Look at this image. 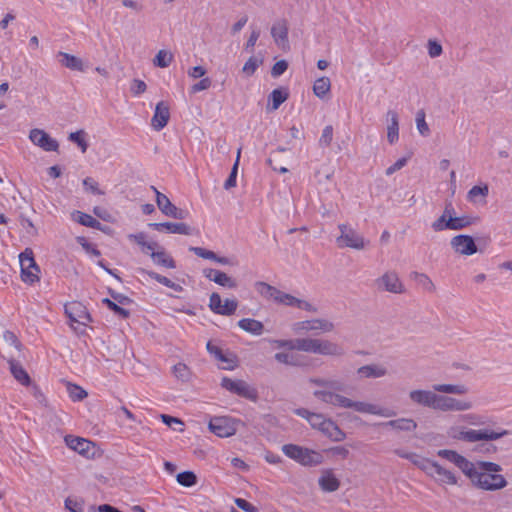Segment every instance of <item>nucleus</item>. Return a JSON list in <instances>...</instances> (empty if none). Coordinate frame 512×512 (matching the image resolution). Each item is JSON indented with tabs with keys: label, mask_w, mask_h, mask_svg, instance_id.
Instances as JSON below:
<instances>
[{
	"label": "nucleus",
	"mask_w": 512,
	"mask_h": 512,
	"mask_svg": "<svg viewBox=\"0 0 512 512\" xmlns=\"http://www.w3.org/2000/svg\"><path fill=\"white\" fill-rule=\"evenodd\" d=\"M294 413L297 416L306 419L312 428L318 429L319 431L321 430L324 422L328 419L323 414L311 412L306 408H297L294 410Z\"/></svg>",
	"instance_id": "28"
},
{
	"label": "nucleus",
	"mask_w": 512,
	"mask_h": 512,
	"mask_svg": "<svg viewBox=\"0 0 512 512\" xmlns=\"http://www.w3.org/2000/svg\"><path fill=\"white\" fill-rule=\"evenodd\" d=\"M128 238L131 241H134L136 244H138L141 247L142 252H144V253L151 254L158 247V244L156 242L146 241V234L144 232H139L136 234H129Z\"/></svg>",
	"instance_id": "35"
},
{
	"label": "nucleus",
	"mask_w": 512,
	"mask_h": 512,
	"mask_svg": "<svg viewBox=\"0 0 512 512\" xmlns=\"http://www.w3.org/2000/svg\"><path fill=\"white\" fill-rule=\"evenodd\" d=\"M238 302L235 299L222 301L218 293H212L209 298V308L216 314L230 316L235 313Z\"/></svg>",
	"instance_id": "14"
},
{
	"label": "nucleus",
	"mask_w": 512,
	"mask_h": 512,
	"mask_svg": "<svg viewBox=\"0 0 512 512\" xmlns=\"http://www.w3.org/2000/svg\"><path fill=\"white\" fill-rule=\"evenodd\" d=\"M65 442L69 448L82 455H88L92 443L84 438L67 436Z\"/></svg>",
	"instance_id": "32"
},
{
	"label": "nucleus",
	"mask_w": 512,
	"mask_h": 512,
	"mask_svg": "<svg viewBox=\"0 0 512 512\" xmlns=\"http://www.w3.org/2000/svg\"><path fill=\"white\" fill-rule=\"evenodd\" d=\"M238 326L242 330L253 335H261L264 329L262 322L251 318H244L239 320Z\"/></svg>",
	"instance_id": "37"
},
{
	"label": "nucleus",
	"mask_w": 512,
	"mask_h": 512,
	"mask_svg": "<svg viewBox=\"0 0 512 512\" xmlns=\"http://www.w3.org/2000/svg\"><path fill=\"white\" fill-rule=\"evenodd\" d=\"M433 390L414 389L409 392V399L413 404L432 409L436 392L454 395H463L467 388L462 384H435Z\"/></svg>",
	"instance_id": "2"
},
{
	"label": "nucleus",
	"mask_w": 512,
	"mask_h": 512,
	"mask_svg": "<svg viewBox=\"0 0 512 512\" xmlns=\"http://www.w3.org/2000/svg\"><path fill=\"white\" fill-rule=\"evenodd\" d=\"M261 64V58L251 56L244 64L242 71L246 76H252Z\"/></svg>",
	"instance_id": "49"
},
{
	"label": "nucleus",
	"mask_w": 512,
	"mask_h": 512,
	"mask_svg": "<svg viewBox=\"0 0 512 512\" xmlns=\"http://www.w3.org/2000/svg\"><path fill=\"white\" fill-rule=\"evenodd\" d=\"M84 135H85V132L83 130H80V131L70 133L69 137H68V139L71 142L76 143L80 147V149L83 153L86 152V150L88 148V144L84 139Z\"/></svg>",
	"instance_id": "51"
},
{
	"label": "nucleus",
	"mask_w": 512,
	"mask_h": 512,
	"mask_svg": "<svg viewBox=\"0 0 512 512\" xmlns=\"http://www.w3.org/2000/svg\"><path fill=\"white\" fill-rule=\"evenodd\" d=\"M275 359L279 363H283V364H286V365H292V366L299 365V362L297 361L296 357L294 355H292V354H289V353H285V352L276 353L275 354Z\"/></svg>",
	"instance_id": "55"
},
{
	"label": "nucleus",
	"mask_w": 512,
	"mask_h": 512,
	"mask_svg": "<svg viewBox=\"0 0 512 512\" xmlns=\"http://www.w3.org/2000/svg\"><path fill=\"white\" fill-rule=\"evenodd\" d=\"M29 139L34 145L42 148L44 151H57L59 148L58 142L42 129H32L29 133Z\"/></svg>",
	"instance_id": "15"
},
{
	"label": "nucleus",
	"mask_w": 512,
	"mask_h": 512,
	"mask_svg": "<svg viewBox=\"0 0 512 512\" xmlns=\"http://www.w3.org/2000/svg\"><path fill=\"white\" fill-rule=\"evenodd\" d=\"M502 471L499 464L482 461V490L496 491L506 487L507 480L501 474Z\"/></svg>",
	"instance_id": "4"
},
{
	"label": "nucleus",
	"mask_w": 512,
	"mask_h": 512,
	"mask_svg": "<svg viewBox=\"0 0 512 512\" xmlns=\"http://www.w3.org/2000/svg\"><path fill=\"white\" fill-rule=\"evenodd\" d=\"M509 434L510 432L508 430L502 428L497 423H493L492 427H490L487 421L482 420V441L498 440Z\"/></svg>",
	"instance_id": "29"
},
{
	"label": "nucleus",
	"mask_w": 512,
	"mask_h": 512,
	"mask_svg": "<svg viewBox=\"0 0 512 512\" xmlns=\"http://www.w3.org/2000/svg\"><path fill=\"white\" fill-rule=\"evenodd\" d=\"M173 374L176 378L186 381L189 379L190 372L188 367L184 363H177L173 366Z\"/></svg>",
	"instance_id": "53"
},
{
	"label": "nucleus",
	"mask_w": 512,
	"mask_h": 512,
	"mask_svg": "<svg viewBox=\"0 0 512 512\" xmlns=\"http://www.w3.org/2000/svg\"><path fill=\"white\" fill-rule=\"evenodd\" d=\"M277 303L283 304L285 306L297 307L299 309L305 311L314 312L316 309L312 304L305 300L298 299L291 294L280 291V295H278Z\"/></svg>",
	"instance_id": "26"
},
{
	"label": "nucleus",
	"mask_w": 512,
	"mask_h": 512,
	"mask_svg": "<svg viewBox=\"0 0 512 512\" xmlns=\"http://www.w3.org/2000/svg\"><path fill=\"white\" fill-rule=\"evenodd\" d=\"M288 98V93L282 89H274L270 94L272 109L277 110Z\"/></svg>",
	"instance_id": "45"
},
{
	"label": "nucleus",
	"mask_w": 512,
	"mask_h": 512,
	"mask_svg": "<svg viewBox=\"0 0 512 512\" xmlns=\"http://www.w3.org/2000/svg\"><path fill=\"white\" fill-rule=\"evenodd\" d=\"M332 138H333V128H332V126L328 125L323 129L322 135L319 139V143L322 146H329L332 142Z\"/></svg>",
	"instance_id": "62"
},
{
	"label": "nucleus",
	"mask_w": 512,
	"mask_h": 512,
	"mask_svg": "<svg viewBox=\"0 0 512 512\" xmlns=\"http://www.w3.org/2000/svg\"><path fill=\"white\" fill-rule=\"evenodd\" d=\"M388 374V369L383 364L372 363L361 366L357 369V375L360 379L382 378Z\"/></svg>",
	"instance_id": "20"
},
{
	"label": "nucleus",
	"mask_w": 512,
	"mask_h": 512,
	"mask_svg": "<svg viewBox=\"0 0 512 512\" xmlns=\"http://www.w3.org/2000/svg\"><path fill=\"white\" fill-rule=\"evenodd\" d=\"M173 60V55L171 52L166 50H160L156 54L154 58V65L160 68H166L168 67Z\"/></svg>",
	"instance_id": "43"
},
{
	"label": "nucleus",
	"mask_w": 512,
	"mask_h": 512,
	"mask_svg": "<svg viewBox=\"0 0 512 512\" xmlns=\"http://www.w3.org/2000/svg\"><path fill=\"white\" fill-rule=\"evenodd\" d=\"M149 227L153 228L157 231H166L171 234H181V235H191L192 228L185 223H172V222H164V223H150Z\"/></svg>",
	"instance_id": "21"
},
{
	"label": "nucleus",
	"mask_w": 512,
	"mask_h": 512,
	"mask_svg": "<svg viewBox=\"0 0 512 512\" xmlns=\"http://www.w3.org/2000/svg\"><path fill=\"white\" fill-rule=\"evenodd\" d=\"M415 121L418 132L422 136H428L430 134V129L425 120L424 110L421 109L417 112Z\"/></svg>",
	"instance_id": "48"
},
{
	"label": "nucleus",
	"mask_w": 512,
	"mask_h": 512,
	"mask_svg": "<svg viewBox=\"0 0 512 512\" xmlns=\"http://www.w3.org/2000/svg\"><path fill=\"white\" fill-rule=\"evenodd\" d=\"M271 35L277 46L284 48L288 44V25L285 19L277 20L271 27Z\"/></svg>",
	"instance_id": "23"
},
{
	"label": "nucleus",
	"mask_w": 512,
	"mask_h": 512,
	"mask_svg": "<svg viewBox=\"0 0 512 512\" xmlns=\"http://www.w3.org/2000/svg\"><path fill=\"white\" fill-rule=\"evenodd\" d=\"M415 466H417L419 469L424 471L426 474H428L429 469L432 465V460L424 458L416 453H413L410 460Z\"/></svg>",
	"instance_id": "47"
},
{
	"label": "nucleus",
	"mask_w": 512,
	"mask_h": 512,
	"mask_svg": "<svg viewBox=\"0 0 512 512\" xmlns=\"http://www.w3.org/2000/svg\"><path fill=\"white\" fill-rule=\"evenodd\" d=\"M449 230H459L470 224V219L468 217H456L453 216L448 218Z\"/></svg>",
	"instance_id": "52"
},
{
	"label": "nucleus",
	"mask_w": 512,
	"mask_h": 512,
	"mask_svg": "<svg viewBox=\"0 0 512 512\" xmlns=\"http://www.w3.org/2000/svg\"><path fill=\"white\" fill-rule=\"evenodd\" d=\"M428 476L435 478L437 481L445 484L455 485L457 483V479L455 475L440 466L437 462L433 461L431 468L428 471Z\"/></svg>",
	"instance_id": "22"
},
{
	"label": "nucleus",
	"mask_w": 512,
	"mask_h": 512,
	"mask_svg": "<svg viewBox=\"0 0 512 512\" xmlns=\"http://www.w3.org/2000/svg\"><path fill=\"white\" fill-rule=\"evenodd\" d=\"M307 383L310 386L316 387L313 391V396L317 400L333 407L352 409L359 413L371 414L385 418H390L396 415V412L390 408L369 402L355 401L339 394L338 391L342 390V384L338 380L313 376L308 378Z\"/></svg>",
	"instance_id": "1"
},
{
	"label": "nucleus",
	"mask_w": 512,
	"mask_h": 512,
	"mask_svg": "<svg viewBox=\"0 0 512 512\" xmlns=\"http://www.w3.org/2000/svg\"><path fill=\"white\" fill-rule=\"evenodd\" d=\"M387 140L390 144H394L399 139V117L395 110H388L386 113Z\"/></svg>",
	"instance_id": "25"
},
{
	"label": "nucleus",
	"mask_w": 512,
	"mask_h": 512,
	"mask_svg": "<svg viewBox=\"0 0 512 512\" xmlns=\"http://www.w3.org/2000/svg\"><path fill=\"white\" fill-rule=\"evenodd\" d=\"M169 119V106L164 101H160L155 107L154 115L151 119V126L155 131H160L168 124Z\"/></svg>",
	"instance_id": "19"
},
{
	"label": "nucleus",
	"mask_w": 512,
	"mask_h": 512,
	"mask_svg": "<svg viewBox=\"0 0 512 512\" xmlns=\"http://www.w3.org/2000/svg\"><path fill=\"white\" fill-rule=\"evenodd\" d=\"M9 366L11 374L19 383L24 386H28L30 384L31 379L19 362L11 359L9 360Z\"/></svg>",
	"instance_id": "34"
},
{
	"label": "nucleus",
	"mask_w": 512,
	"mask_h": 512,
	"mask_svg": "<svg viewBox=\"0 0 512 512\" xmlns=\"http://www.w3.org/2000/svg\"><path fill=\"white\" fill-rule=\"evenodd\" d=\"M326 452L334 458L346 459L349 456V450L345 446L331 447Z\"/></svg>",
	"instance_id": "56"
},
{
	"label": "nucleus",
	"mask_w": 512,
	"mask_h": 512,
	"mask_svg": "<svg viewBox=\"0 0 512 512\" xmlns=\"http://www.w3.org/2000/svg\"><path fill=\"white\" fill-rule=\"evenodd\" d=\"M176 480L184 487H192L197 483V476L192 471H184L176 476Z\"/></svg>",
	"instance_id": "44"
},
{
	"label": "nucleus",
	"mask_w": 512,
	"mask_h": 512,
	"mask_svg": "<svg viewBox=\"0 0 512 512\" xmlns=\"http://www.w3.org/2000/svg\"><path fill=\"white\" fill-rule=\"evenodd\" d=\"M380 425L384 427H389L396 431H406L411 432L417 428V422L412 418H399L390 420L387 422H383Z\"/></svg>",
	"instance_id": "30"
},
{
	"label": "nucleus",
	"mask_w": 512,
	"mask_h": 512,
	"mask_svg": "<svg viewBox=\"0 0 512 512\" xmlns=\"http://www.w3.org/2000/svg\"><path fill=\"white\" fill-rule=\"evenodd\" d=\"M221 386L227 391L250 401L255 402L258 399L257 389L244 380H233L228 377H223Z\"/></svg>",
	"instance_id": "10"
},
{
	"label": "nucleus",
	"mask_w": 512,
	"mask_h": 512,
	"mask_svg": "<svg viewBox=\"0 0 512 512\" xmlns=\"http://www.w3.org/2000/svg\"><path fill=\"white\" fill-rule=\"evenodd\" d=\"M65 313L72 323L87 325L91 322V317L86 307L80 302H71L65 305Z\"/></svg>",
	"instance_id": "16"
},
{
	"label": "nucleus",
	"mask_w": 512,
	"mask_h": 512,
	"mask_svg": "<svg viewBox=\"0 0 512 512\" xmlns=\"http://www.w3.org/2000/svg\"><path fill=\"white\" fill-rule=\"evenodd\" d=\"M450 244L456 253L464 256L473 255L478 251L474 239L469 235L454 236L451 239Z\"/></svg>",
	"instance_id": "17"
},
{
	"label": "nucleus",
	"mask_w": 512,
	"mask_h": 512,
	"mask_svg": "<svg viewBox=\"0 0 512 512\" xmlns=\"http://www.w3.org/2000/svg\"><path fill=\"white\" fill-rule=\"evenodd\" d=\"M338 229L340 235L336 238V243L339 248L363 250L368 244V241L351 226L339 224Z\"/></svg>",
	"instance_id": "8"
},
{
	"label": "nucleus",
	"mask_w": 512,
	"mask_h": 512,
	"mask_svg": "<svg viewBox=\"0 0 512 512\" xmlns=\"http://www.w3.org/2000/svg\"><path fill=\"white\" fill-rule=\"evenodd\" d=\"M153 261L166 268L174 269L176 268V263L173 260V258L168 255L164 250L161 251H154L150 254Z\"/></svg>",
	"instance_id": "41"
},
{
	"label": "nucleus",
	"mask_w": 512,
	"mask_h": 512,
	"mask_svg": "<svg viewBox=\"0 0 512 512\" xmlns=\"http://www.w3.org/2000/svg\"><path fill=\"white\" fill-rule=\"evenodd\" d=\"M68 393L73 401H80L87 396V392L77 385H69Z\"/></svg>",
	"instance_id": "54"
},
{
	"label": "nucleus",
	"mask_w": 512,
	"mask_h": 512,
	"mask_svg": "<svg viewBox=\"0 0 512 512\" xmlns=\"http://www.w3.org/2000/svg\"><path fill=\"white\" fill-rule=\"evenodd\" d=\"M412 278L417 282L418 285L422 286L427 291H434L435 286L431 279L423 273L414 272Z\"/></svg>",
	"instance_id": "46"
},
{
	"label": "nucleus",
	"mask_w": 512,
	"mask_h": 512,
	"mask_svg": "<svg viewBox=\"0 0 512 512\" xmlns=\"http://www.w3.org/2000/svg\"><path fill=\"white\" fill-rule=\"evenodd\" d=\"M287 68L288 63L285 60L277 61L271 69V75L273 77H279L287 70Z\"/></svg>",
	"instance_id": "64"
},
{
	"label": "nucleus",
	"mask_w": 512,
	"mask_h": 512,
	"mask_svg": "<svg viewBox=\"0 0 512 512\" xmlns=\"http://www.w3.org/2000/svg\"><path fill=\"white\" fill-rule=\"evenodd\" d=\"M377 286L379 289H383L395 294L404 292V285L400 281L398 274L394 271L386 272L379 279H377Z\"/></svg>",
	"instance_id": "18"
},
{
	"label": "nucleus",
	"mask_w": 512,
	"mask_h": 512,
	"mask_svg": "<svg viewBox=\"0 0 512 512\" xmlns=\"http://www.w3.org/2000/svg\"><path fill=\"white\" fill-rule=\"evenodd\" d=\"M334 327L335 326H334L333 322H331L327 319L317 318V319L297 322L293 325V330L296 333L309 332V331H320L323 333H329L334 330Z\"/></svg>",
	"instance_id": "13"
},
{
	"label": "nucleus",
	"mask_w": 512,
	"mask_h": 512,
	"mask_svg": "<svg viewBox=\"0 0 512 512\" xmlns=\"http://www.w3.org/2000/svg\"><path fill=\"white\" fill-rule=\"evenodd\" d=\"M239 423V420L226 416H220L212 418L208 424V427L209 430L216 436L225 438L230 437L236 433Z\"/></svg>",
	"instance_id": "11"
},
{
	"label": "nucleus",
	"mask_w": 512,
	"mask_h": 512,
	"mask_svg": "<svg viewBox=\"0 0 512 512\" xmlns=\"http://www.w3.org/2000/svg\"><path fill=\"white\" fill-rule=\"evenodd\" d=\"M294 347V350L323 356L340 357L344 354L340 345L327 339L296 338Z\"/></svg>",
	"instance_id": "3"
},
{
	"label": "nucleus",
	"mask_w": 512,
	"mask_h": 512,
	"mask_svg": "<svg viewBox=\"0 0 512 512\" xmlns=\"http://www.w3.org/2000/svg\"><path fill=\"white\" fill-rule=\"evenodd\" d=\"M83 186L86 190L96 195H103L104 191L99 189L98 183L91 177H87L83 180Z\"/></svg>",
	"instance_id": "59"
},
{
	"label": "nucleus",
	"mask_w": 512,
	"mask_h": 512,
	"mask_svg": "<svg viewBox=\"0 0 512 512\" xmlns=\"http://www.w3.org/2000/svg\"><path fill=\"white\" fill-rule=\"evenodd\" d=\"M240 153H241V149L238 150L237 158H236V161H235V163L233 165L232 171H231L229 177L226 179V181L224 183V188L226 190L236 186V178H237V171H238V164H239V159H240Z\"/></svg>",
	"instance_id": "50"
},
{
	"label": "nucleus",
	"mask_w": 512,
	"mask_h": 512,
	"mask_svg": "<svg viewBox=\"0 0 512 512\" xmlns=\"http://www.w3.org/2000/svg\"><path fill=\"white\" fill-rule=\"evenodd\" d=\"M257 292L264 298L274 300L277 302L278 295H280V290L276 287L265 283V282H257L255 284Z\"/></svg>",
	"instance_id": "39"
},
{
	"label": "nucleus",
	"mask_w": 512,
	"mask_h": 512,
	"mask_svg": "<svg viewBox=\"0 0 512 512\" xmlns=\"http://www.w3.org/2000/svg\"><path fill=\"white\" fill-rule=\"evenodd\" d=\"M437 455L457 466L471 481L480 487V473L476 470L474 464L454 450L441 449Z\"/></svg>",
	"instance_id": "5"
},
{
	"label": "nucleus",
	"mask_w": 512,
	"mask_h": 512,
	"mask_svg": "<svg viewBox=\"0 0 512 512\" xmlns=\"http://www.w3.org/2000/svg\"><path fill=\"white\" fill-rule=\"evenodd\" d=\"M448 435L454 439H461L468 442H476L480 440V431L476 430H458L457 428H451L448 431Z\"/></svg>",
	"instance_id": "36"
},
{
	"label": "nucleus",
	"mask_w": 512,
	"mask_h": 512,
	"mask_svg": "<svg viewBox=\"0 0 512 512\" xmlns=\"http://www.w3.org/2000/svg\"><path fill=\"white\" fill-rule=\"evenodd\" d=\"M103 303L106 304V306L115 312L117 315L121 316L122 318H127L129 316V311L118 306L114 301L105 298L103 299Z\"/></svg>",
	"instance_id": "57"
},
{
	"label": "nucleus",
	"mask_w": 512,
	"mask_h": 512,
	"mask_svg": "<svg viewBox=\"0 0 512 512\" xmlns=\"http://www.w3.org/2000/svg\"><path fill=\"white\" fill-rule=\"evenodd\" d=\"M19 263L21 267V279L23 282L31 285L39 281L40 269L35 262L31 248H26L19 254Z\"/></svg>",
	"instance_id": "9"
},
{
	"label": "nucleus",
	"mask_w": 512,
	"mask_h": 512,
	"mask_svg": "<svg viewBox=\"0 0 512 512\" xmlns=\"http://www.w3.org/2000/svg\"><path fill=\"white\" fill-rule=\"evenodd\" d=\"M428 54L431 58H436L440 56L443 52L442 46L435 40L428 41Z\"/></svg>",
	"instance_id": "61"
},
{
	"label": "nucleus",
	"mask_w": 512,
	"mask_h": 512,
	"mask_svg": "<svg viewBox=\"0 0 512 512\" xmlns=\"http://www.w3.org/2000/svg\"><path fill=\"white\" fill-rule=\"evenodd\" d=\"M319 486L325 492H334L339 488L340 482L331 470H325L319 478Z\"/></svg>",
	"instance_id": "33"
},
{
	"label": "nucleus",
	"mask_w": 512,
	"mask_h": 512,
	"mask_svg": "<svg viewBox=\"0 0 512 512\" xmlns=\"http://www.w3.org/2000/svg\"><path fill=\"white\" fill-rule=\"evenodd\" d=\"M283 453L304 466H316L323 462V456L314 450L295 444H286L282 447Z\"/></svg>",
	"instance_id": "7"
},
{
	"label": "nucleus",
	"mask_w": 512,
	"mask_h": 512,
	"mask_svg": "<svg viewBox=\"0 0 512 512\" xmlns=\"http://www.w3.org/2000/svg\"><path fill=\"white\" fill-rule=\"evenodd\" d=\"M320 431L335 442H341L346 438L345 432L331 419L324 422Z\"/></svg>",
	"instance_id": "31"
},
{
	"label": "nucleus",
	"mask_w": 512,
	"mask_h": 512,
	"mask_svg": "<svg viewBox=\"0 0 512 512\" xmlns=\"http://www.w3.org/2000/svg\"><path fill=\"white\" fill-rule=\"evenodd\" d=\"M493 440L482 441V456H492L498 452V447L492 443Z\"/></svg>",
	"instance_id": "63"
},
{
	"label": "nucleus",
	"mask_w": 512,
	"mask_h": 512,
	"mask_svg": "<svg viewBox=\"0 0 512 512\" xmlns=\"http://www.w3.org/2000/svg\"><path fill=\"white\" fill-rule=\"evenodd\" d=\"M78 242L80 243V245L86 251L87 254L94 256V257H99L101 255V252L96 248V246L94 244L86 241L85 238H83V237L78 238Z\"/></svg>",
	"instance_id": "58"
},
{
	"label": "nucleus",
	"mask_w": 512,
	"mask_h": 512,
	"mask_svg": "<svg viewBox=\"0 0 512 512\" xmlns=\"http://www.w3.org/2000/svg\"><path fill=\"white\" fill-rule=\"evenodd\" d=\"M56 57L59 63L65 68L79 72H83L85 70L83 60L79 57L62 51H59Z\"/></svg>",
	"instance_id": "27"
},
{
	"label": "nucleus",
	"mask_w": 512,
	"mask_h": 512,
	"mask_svg": "<svg viewBox=\"0 0 512 512\" xmlns=\"http://www.w3.org/2000/svg\"><path fill=\"white\" fill-rule=\"evenodd\" d=\"M470 407L471 404L467 401L436 393L432 409L442 412H450L465 411L470 409Z\"/></svg>",
	"instance_id": "12"
},
{
	"label": "nucleus",
	"mask_w": 512,
	"mask_h": 512,
	"mask_svg": "<svg viewBox=\"0 0 512 512\" xmlns=\"http://www.w3.org/2000/svg\"><path fill=\"white\" fill-rule=\"evenodd\" d=\"M189 250L196 254L198 257L212 260L216 259V254L213 251L207 250L202 247H190Z\"/></svg>",
	"instance_id": "60"
},
{
	"label": "nucleus",
	"mask_w": 512,
	"mask_h": 512,
	"mask_svg": "<svg viewBox=\"0 0 512 512\" xmlns=\"http://www.w3.org/2000/svg\"><path fill=\"white\" fill-rule=\"evenodd\" d=\"M331 89V82L328 77H320L313 84V92L319 98H324Z\"/></svg>",
	"instance_id": "42"
},
{
	"label": "nucleus",
	"mask_w": 512,
	"mask_h": 512,
	"mask_svg": "<svg viewBox=\"0 0 512 512\" xmlns=\"http://www.w3.org/2000/svg\"><path fill=\"white\" fill-rule=\"evenodd\" d=\"M437 455L457 466L471 481L480 487V473L476 470L474 464L454 450L441 449Z\"/></svg>",
	"instance_id": "6"
},
{
	"label": "nucleus",
	"mask_w": 512,
	"mask_h": 512,
	"mask_svg": "<svg viewBox=\"0 0 512 512\" xmlns=\"http://www.w3.org/2000/svg\"><path fill=\"white\" fill-rule=\"evenodd\" d=\"M203 273L206 278L220 286L227 288H235L237 286V283L234 279H232L230 276H228L226 273L220 270L205 269Z\"/></svg>",
	"instance_id": "24"
},
{
	"label": "nucleus",
	"mask_w": 512,
	"mask_h": 512,
	"mask_svg": "<svg viewBox=\"0 0 512 512\" xmlns=\"http://www.w3.org/2000/svg\"><path fill=\"white\" fill-rule=\"evenodd\" d=\"M72 215H73V219L76 222H78L79 224L89 227V228L102 230L101 223L99 221H97L95 218H93L91 215L80 212V211H75Z\"/></svg>",
	"instance_id": "38"
},
{
	"label": "nucleus",
	"mask_w": 512,
	"mask_h": 512,
	"mask_svg": "<svg viewBox=\"0 0 512 512\" xmlns=\"http://www.w3.org/2000/svg\"><path fill=\"white\" fill-rule=\"evenodd\" d=\"M151 189L155 192L156 203H157L159 210L166 216L168 214H172L171 211L176 206L171 203V201L169 200V198L166 195L159 192L154 186H151Z\"/></svg>",
	"instance_id": "40"
}]
</instances>
